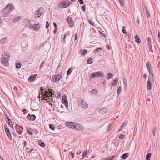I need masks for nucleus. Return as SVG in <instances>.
Returning <instances> with one entry per match:
<instances>
[{"label":"nucleus","mask_w":160,"mask_h":160,"mask_svg":"<svg viewBox=\"0 0 160 160\" xmlns=\"http://www.w3.org/2000/svg\"><path fill=\"white\" fill-rule=\"evenodd\" d=\"M107 48L108 50H110V48L108 44H107L106 45Z\"/></svg>","instance_id":"nucleus-57"},{"label":"nucleus","mask_w":160,"mask_h":160,"mask_svg":"<svg viewBox=\"0 0 160 160\" xmlns=\"http://www.w3.org/2000/svg\"><path fill=\"white\" fill-rule=\"evenodd\" d=\"M14 9V7L12 4H9L4 8L2 11V15L5 17H7L10 13Z\"/></svg>","instance_id":"nucleus-1"},{"label":"nucleus","mask_w":160,"mask_h":160,"mask_svg":"<svg viewBox=\"0 0 160 160\" xmlns=\"http://www.w3.org/2000/svg\"><path fill=\"white\" fill-rule=\"evenodd\" d=\"M75 124V122H67L65 123V125L66 126L70 128L74 129V126Z\"/></svg>","instance_id":"nucleus-15"},{"label":"nucleus","mask_w":160,"mask_h":160,"mask_svg":"<svg viewBox=\"0 0 160 160\" xmlns=\"http://www.w3.org/2000/svg\"><path fill=\"white\" fill-rule=\"evenodd\" d=\"M101 76L103 77L104 75L103 74V73L102 72H98L94 73H91L90 74V78H93L95 77Z\"/></svg>","instance_id":"nucleus-8"},{"label":"nucleus","mask_w":160,"mask_h":160,"mask_svg":"<svg viewBox=\"0 0 160 160\" xmlns=\"http://www.w3.org/2000/svg\"><path fill=\"white\" fill-rule=\"evenodd\" d=\"M78 35L77 34H75V40H76L77 39Z\"/></svg>","instance_id":"nucleus-61"},{"label":"nucleus","mask_w":160,"mask_h":160,"mask_svg":"<svg viewBox=\"0 0 160 160\" xmlns=\"http://www.w3.org/2000/svg\"><path fill=\"white\" fill-rule=\"evenodd\" d=\"M16 68H19L21 67V65L20 63H17L16 64Z\"/></svg>","instance_id":"nucleus-42"},{"label":"nucleus","mask_w":160,"mask_h":160,"mask_svg":"<svg viewBox=\"0 0 160 160\" xmlns=\"http://www.w3.org/2000/svg\"><path fill=\"white\" fill-rule=\"evenodd\" d=\"M103 84L104 86H105L106 85V81L105 80H104L103 82Z\"/></svg>","instance_id":"nucleus-62"},{"label":"nucleus","mask_w":160,"mask_h":160,"mask_svg":"<svg viewBox=\"0 0 160 160\" xmlns=\"http://www.w3.org/2000/svg\"><path fill=\"white\" fill-rule=\"evenodd\" d=\"M24 22L25 24V26L26 27L29 28H30L31 26V21L30 20L25 19L24 20Z\"/></svg>","instance_id":"nucleus-14"},{"label":"nucleus","mask_w":160,"mask_h":160,"mask_svg":"<svg viewBox=\"0 0 160 160\" xmlns=\"http://www.w3.org/2000/svg\"><path fill=\"white\" fill-rule=\"evenodd\" d=\"M135 38L136 39V41L138 43H139L141 42V40H140L139 36L138 35H137L135 36Z\"/></svg>","instance_id":"nucleus-26"},{"label":"nucleus","mask_w":160,"mask_h":160,"mask_svg":"<svg viewBox=\"0 0 160 160\" xmlns=\"http://www.w3.org/2000/svg\"><path fill=\"white\" fill-rule=\"evenodd\" d=\"M119 2L120 4L122 6H123L124 5V0H119Z\"/></svg>","instance_id":"nucleus-41"},{"label":"nucleus","mask_w":160,"mask_h":160,"mask_svg":"<svg viewBox=\"0 0 160 160\" xmlns=\"http://www.w3.org/2000/svg\"><path fill=\"white\" fill-rule=\"evenodd\" d=\"M49 23L48 22H46V28H48L49 27Z\"/></svg>","instance_id":"nucleus-53"},{"label":"nucleus","mask_w":160,"mask_h":160,"mask_svg":"<svg viewBox=\"0 0 160 160\" xmlns=\"http://www.w3.org/2000/svg\"><path fill=\"white\" fill-rule=\"evenodd\" d=\"M62 77V74L60 73L52 76V81L53 82L59 81Z\"/></svg>","instance_id":"nucleus-6"},{"label":"nucleus","mask_w":160,"mask_h":160,"mask_svg":"<svg viewBox=\"0 0 160 160\" xmlns=\"http://www.w3.org/2000/svg\"><path fill=\"white\" fill-rule=\"evenodd\" d=\"M21 17L20 16H18L16 17L13 19V22H17L18 21L21 19Z\"/></svg>","instance_id":"nucleus-27"},{"label":"nucleus","mask_w":160,"mask_h":160,"mask_svg":"<svg viewBox=\"0 0 160 160\" xmlns=\"http://www.w3.org/2000/svg\"><path fill=\"white\" fill-rule=\"evenodd\" d=\"M27 111L25 109H23L22 110V111L23 112V114H25V112Z\"/></svg>","instance_id":"nucleus-59"},{"label":"nucleus","mask_w":160,"mask_h":160,"mask_svg":"<svg viewBox=\"0 0 160 160\" xmlns=\"http://www.w3.org/2000/svg\"><path fill=\"white\" fill-rule=\"evenodd\" d=\"M27 132L30 135H32V129L31 128L28 129L27 130Z\"/></svg>","instance_id":"nucleus-38"},{"label":"nucleus","mask_w":160,"mask_h":160,"mask_svg":"<svg viewBox=\"0 0 160 160\" xmlns=\"http://www.w3.org/2000/svg\"><path fill=\"white\" fill-rule=\"evenodd\" d=\"M68 23L69 24V27H73L74 26V23L72 19L70 16H68L66 19Z\"/></svg>","instance_id":"nucleus-11"},{"label":"nucleus","mask_w":160,"mask_h":160,"mask_svg":"<svg viewBox=\"0 0 160 160\" xmlns=\"http://www.w3.org/2000/svg\"><path fill=\"white\" fill-rule=\"evenodd\" d=\"M147 88L148 90H150L152 88V82L150 80L147 82Z\"/></svg>","instance_id":"nucleus-19"},{"label":"nucleus","mask_w":160,"mask_h":160,"mask_svg":"<svg viewBox=\"0 0 160 160\" xmlns=\"http://www.w3.org/2000/svg\"><path fill=\"white\" fill-rule=\"evenodd\" d=\"M66 34H64V38H63V41L64 42L65 41V38H66Z\"/></svg>","instance_id":"nucleus-60"},{"label":"nucleus","mask_w":160,"mask_h":160,"mask_svg":"<svg viewBox=\"0 0 160 160\" xmlns=\"http://www.w3.org/2000/svg\"><path fill=\"white\" fill-rule=\"evenodd\" d=\"M8 39L6 38H2L0 41V43L2 44H5L8 42Z\"/></svg>","instance_id":"nucleus-21"},{"label":"nucleus","mask_w":160,"mask_h":160,"mask_svg":"<svg viewBox=\"0 0 160 160\" xmlns=\"http://www.w3.org/2000/svg\"><path fill=\"white\" fill-rule=\"evenodd\" d=\"M36 76L35 75H31L29 78V80H30L31 81H33L35 79Z\"/></svg>","instance_id":"nucleus-24"},{"label":"nucleus","mask_w":160,"mask_h":160,"mask_svg":"<svg viewBox=\"0 0 160 160\" xmlns=\"http://www.w3.org/2000/svg\"><path fill=\"white\" fill-rule=\"evenodd\" d=\"M145 10L147 14V17L148 18L150 16V13L149 10L148 9V7L145 6Z\"/></svg>","instance_id":"nucleus-20"},{"label":"nucleus","mask_w":160,"mask_h":160,"mask_svg":"<svg viewBox=\"0 0 160 160\" xmlns=\"http://www.w3.org/2000/svg\"><path fill=\"white\" fill-rule=\"evenodd\" d=\"M15 128L16 129L17 133L21 135H22V133L23 131V128L22 127L20 126L19 124H17L16 125Z\"/></svg>","instance_id":"nucleus-5"},{"label":"nucleus","mask_w":160,"mask_h":160,"mask_svg":"<svg viewBox=\"0 0 160 160\" xmlns=\"http://www.w3.org/2000/svg\"><path fill=\"white\" fill-rule=\"evenodd\" d=\"M43 12V9L42 8H39L35 12L34 18H39L42 14Z\"/></svg>","instance_id":"nucleus-4"},{"label":"nucleus","mask_w":160,"mask_h":160,"mask_svg":"<svg viewBox=\"0 0 160 160\" xmlns=\"http://www.w3.org/2000/svg\"><path fill=\"white\" fill-rule=\"evenodd\" d=\"M72 70L73 68H69L67 72V74L68 75H69L71 74V72H72Z\"/></svg>","instance_id":"nucleus-34"},{"label":"nucleus","mask_w":160,"mask_h":160,"mask_svg":"<svg viewBox=\"0 0 160 160\" xmlns=\"http://www.w3.org/2000/svg\"><path fill=\"white\" fill-rule=\"evenodd\" d=\"M123 83L124 84V88L126 89L127 88V84L126 80L125 78H124L123 80Z\"/></svg>","instance_id":"nucleus-30"},{"label":"nucleus","mask_w":160,"mask_h":160,"mask_svg":"<svg viewBox=\"0 0 160 160\" xmlns=\"http://www.w3.org/2000/svg\"><path fill=\"white\" fill-rule=\"evenodd\" d=\"M27 118L28 119L30 120L34 121L35 119L36 116L35 115H31L30 114H29Z\"/></svg>","instance_id":"nucleus-18"},{"label":"nucleus","mask_w":160,"mask_h":160,"mask_svg":"<svg viewBox=\"0 0 160 160\" xmlns=\"http://www.w3.org/2000/svg\"><path fill=\"white\" fill-rule=\"evenodd\" d=\"M88 152L87 151H85L84 152L82 155V158H84L88 154Z\"/></svg>","instance_id":"nucleus-32"},{"label":"nucleus","mask_w":160,"mask_h":160,"mask_svg":"<svg viewBox=\"0 0 160 160\" xmlns=\"http://www.w3.org/2000/svg\"><path fill=\"white\" fill-rule=\"evenodd\" d=\"M122 31L123 33L125 34L126 33V30L124 26L123 27Z\"/></svg>","instance_id":"nucleus-47"},{"label":"nucleus","mask_w":160,"mask_h":160,"mask_svg":"<svg viewBox=\"0 0 160 160\" xmlns=\"http://www.w3.org/2000/svg\"><path fill=\"white\" fill-rule=\"evenodd\" d=\"M74 126V129L78 131H82L84 129V127L82 125L77 122H75Z\"/></svg>","instance_id":"nucleus-10"},{"label":"nucleus","mask_w":160,"mask_h":160,"mask_svg":"<svg viewBox=\"0 0 160 160\" xmlns=\"http://www.w3.org/2000/svg\"><path fill=\"white\" fill-rule=\"evenodd\" d=\"M115 157L116 156H112L109 157L107 158H106L104 159H103L102 160H113Z\"/></svg>","instance_id":"nucleus-25"},{"label":"nucleus","mask_w":160,"mask_h":160,"mask_svg":"<svg viewBox=\"0 0 160 160\" xmlns=\"http://www.w3.org/2000/svg\"><path fill=\"white\" fill-rule=\"evenodd\" d=\"M151 152L148 153L146 155L147 160H150V158L151 156Z\"/></svg>","instance_id":"nucleus-29"},{"label":"nucleus","mask_w":160,"mask_h":160,"mask_svg":"<svg viewBox=\"0 0 160 160\" xmlns=\"http://www.w3.org/2000/svg\"><path fill=\"white\" fill-rule=\"evenodd\" d=\"M156 129L155 128H154V129H153V131L152 132L153 135L154 136H155L156 135Z\"/></svg>","instance_id":"nucleus-48"},{"label":"nucleus","mask_w":160,"mask_h":160,"mask_svg":"<svg viewBox=\"0 0 160 160\" xmlns=\"http://www.w3.org/2000/svg\"><path fill=\"white\" fill-rule=\"evenodd\" d=\"M128 47L129 48H131L132 47V45L131 44H129L128 45Z\"/></svg>","instance_id":"nucleus-64"},{"label":"nucleus","mask_w":160,"mask_h":160,"mask_svg":"<svg viewBox=\"0 0 160 160\" xmlns=\"http://www.w3.org/2000/svg\"><path fill=\"white\" fill-rule=\"evenodd\" d=\"M39 145L42 147H44L45 146V144H44V143L43 142H40L39 143Z\"/></svg>","instance_id":"nucleus-46"},{"label":"nucleus","mask_w":160,"mask_h":160,"mask_svg":"<svg viewBox=\"0 0 160 160\" xmlns=\"http://www.w3.org/2000/svg\"><path fill=\"white\" fill-rule=\"evenodd\" d=\"M78 1L79 2L80 4H83V0H78Z\"/></svg>","instance_id":"nucleus-55"},{"label":"nucleus","mask_w":160,"mask_h":160,"mask_svg":"<svg viewBox=\"0 0 160 160\" xmlns=\"http://www.w3.org/2000/svg\"><path fill=\"white\" fill-rule=\"evenodd\" d=\"M32 132H33L34 133L37 134L38 133V131L37 130L35 129H32Z\"/></svg>","instance_id":"nucleus-45"},{"label":"nucleus","mask_w":160,"mask_h":160,"mask_svg":"<svg viewBox=\"0 0 160 160\" xmlns=\"http://www.w3.org/2000/svg\"><path fill=\"white\" fill-rule=\"evenodd\" d=\"M79 52L81 55H84L87 53V51L86 50L80 49Z\"/></svg>","instance_id":"nucleus-23"},{"label":"nucleus","mask_w":160,"mask_h":160,"mask_svg":"<svg viewBox=\"0 0 160 160\" xmlns=\"http://www.w3.org/2000/svg\"><path fill=\"white\" fill-rule=\"evenodd\" d=\"M102 48H98L96 49L95 50V51L97 52H99V50H102Z\"/></svg>","instance_id":"nucleus-54"},{"label":"nucleus","mask_w":160,"mask_h":160,"mask_svg":"<svg viewBox=\"0 0 160 160\" xmlns=\"http://www.w3.org/2000/svg\"><path fill=\"white\" fill-rule=\"evenodd\" d=\"M117 78L115 79L114 80V82H112L111 83V86H114L116 85L117 83Z\"/></svg>","instance_id":"nucleus-36"},{"label":"nucleus","mask_w":160,"mask_h":160,"mask_svg":"<svg viewBox=\"0 0 160 160\" xmlns=\"http://www.w3.org/2000/svg\"><path fill=\"white\" fill-rule=\"evenodd\" d=\"M125 136L123 134H121L119 136V138L120 139H122Z\"/></svg>","instance_id":"nucleus-52"},{"label":"nucleus","mask_w":160,"mask_h":160,"mask_svg":"<svg viewBox=\"0 0 160 160\" xmlns=\"http://www.w3.org/2000/svg\"><path fill=\"white\" fill-rule=\"evenodd\" d=\"M71 156L72 158H74L75 156L74 153L72 152H71Z\"/></svg>","instance_id":"nucleus-56"},{"label":"nucleus","mask_w":160,"mask_h":160,"mask_svg":"<svg viewBox=\"0 0 160 160\" xmlns=\"http://www.w3.org/2000/svg\"><path fill=\"white\" fill-rule=\"evenodd\" d=\"M88 22L90 24L92 25V26H94L95 25V23L94 22L91 20H89L88 21Z\"/></svg>","instance_id":"nucleus-40"},{"label":"nucleus","mask_w":160,"mask_h":160,"mask_svg":"<svg viewBox=\"0 0 160 160\" xmlns=\"http://www.w3.org/2000/svg\"><path fill=\"white\" fill-rule=\"evenodd\" d=\"M127 124V122H124L122 124V125L120 126L121 129H122L124 127L126 126Z\"/></svg>","instance_id":"nucleus-39"},{"label":"nucleus","mask_w":160,"mask_h":160,"mask_svg":"<svg viewBox=\"0 0 160 160\" xmlns=\"http://www.w3.org/2000/svg\"><path fill=\"white\" fill-rule=\"evenodd\" d=\"M108 79H109L110 78H112V73H108Z\"/></svg>","instance_id":"nucleus-50"},{"label":"nucleus","mask_w":160,"mask_h":160,"mask_svg":"<svg viewBox=\"0 0 160 160\" xmlns=\"http://www.w3.org/2000/svg\"><path fill=\"white\" fill-rule=\"evenodd\" d=\"M8 132L9 133H8V132H7V133H6L7 135L8 136L9 139L10 140H11L12 139V137L11 136V134L10 132Z\"/></svg>","instance_id":"nucleus-37"},{"label":"nucleus","mask_w":160,"mask_h":160,"mask_svg":"<svg viewBox=\"0 0 160 160\" xmlns=\"http://www.w3.org/2000/svg\"><path fill=\"white\" fill-rule=\"evenodd\" d=\"M108 110L107 107L100 108H99V112L101 114H103L107 112Z\"/></svg>","instance_id":"nucleus-17"},{"label":"nucleus","mask_w":160,"mask_h":160,"mask_svg":"<svg viewBox=\"0 0 160 160\" xmlns=\"http://www.w3.org/2000/svg\"><path fill=\"white\" fill-rule=\"evenodd\" d=\"M79 104L80 106L84 108H88V105L86 102L82 99L79 100Z\"/></svg>","instance_id":"nucleus-9"},{"label":"nucleus","mask_w":160,"mask_h":160,"mask_svg":"<svg viewBox=\"0 0 160 160\" xmlns=\"http://www.w3.org/2000/svg\"><path fill=\"white\" fill-rule=\"evenodd\" d=\"M31 29L36 32H38L40 29V28L39 26V24H35L31 26L30 28Z\"/></svg>","instance_id":"nucleus-12"},{"label":"nucleus","mask_w":160,"mask_h":160,"mask_svg":"<svg viewBox=\"0 0 160 160\" xmlns=\"http://www.w3.org/2000/svg\"><path fill=\"white\" fill-rule=\"evenodd\" d=\"M122 90V88L120 86L119 87L117 91V96H118L119 94H120L121 93V92Z\"/></svg>","instance_id":"nucleus-31"},{"label":"nucleus","mask_w":160,"mask_h":160,"mask_svg":"<svg viewBox=\"0 0 160 160\" xmlns=\"http://www.w3.org/2000/svg\"><path fill=\"white\" fill-rule=\"evenodd\" d=\"M128 156V154L127 153H126L122 155V158L124 159H126Z\"/></svg>","instance_id":"nucleus-33"},{"label":"nucleus","mask_w":160,"mask_h":160,"mask_svg":"<svg viewBox=\"0 0 160 160\" xmlns=\"http://www.w3.org/2000/svg\"><path fill=\"white\" fill-rule=\"evenodd\" d=\"M93 61V60L92 58H89L87 60V63L88 64H92Z\"/></svg>","instance_id":"nucleus-28"},{"label":"nucleus","mask_w":160,"mask_h":160,"mask_svg":"<svg viewBox=\"0 0 160 160\" xmlns=\"http://www.w3.org/2000/svg\"><path fill=\"white\" fill-rule=\"evenodd\" d=\"M62 102L64 103L67 108H68V101L66 95H63L62 98Z\"/></svg>","instance_id":"nucleus-13"},{"label":"nucleus","mask_w":160,"mask_h":160,"mask_svg":"<svg viewBox=\"0 0 160 160\" xmlns=\"http://www.w3.org/2000/svg\"><path fill=\"white\" fill-rule=\"evenodd\" d=\"M5 132H6V133L8 132V133H9L8 132H10L7 126L5 127Z\"/></svg>","instance_id":"nucleus-44"},{"label":"nucleus","mask_w":160,"mask_h":160,"mask_svg":"<svg viewBox=\"0 0 160 160\" xmlns=\"http://www.w3.org/2000/svg\"><path fill=\"white\" fill-rule=\"evenodd\" d=\"M86 9V5H83L82 7V9L83 10V11H85Z\"/></svg>","instance_id":"nucleus-51"},{"label":"nucleus","mask_w":160,"mask_h":160,"mask_svg":"<svg viewBox=\"0 0 160 160\" xmlns=\"http://www.w3.org/2000/svg\"><path fill=\"white\" fill-rule=\"evenodd\" d=\"M45 63V62L43 61V62H42L41 64V65L40 66V69H41L42 68V67H43V66L44 64Z\"/></svg>","instance_id":"nucleus-49"},{"label":"nucleus","mask_w":160,"mask_h":160,"mask_svg":"<svg viewBox=\"0 0 160 160\" xmlns=\"http://www.w3.org/2000/svg\"><path fill=\"white\" fill-rule=\"evenodd\" d=\"M53 24L55 27V29H57V27L56 24L55 23H54Z\"/></svg>","instance_id":"nucleus-58"},{"label":"nucleus","mask_w":160,"mask_h":160,"mask_svg":"<svg viewBox=\"0 0 160 160\" xmlns=\"http://www.w3.org/2000/svg\"><path fill=\"white\" fill-rule=\"evenodd\" d=\"M10 58V54L6 52H4L1 59L2 63L5 66H8L9 64L8 61Z\"/></svg>","instance_id":"nucleus-2"},{"label":"nucleus","mask_w":160,"mask_h":160,"mask_svg":"<svg viewBox=\"0 0 160 160\" xmlns=\"http://www.w3.org/2000/svg\"><path fill=\"white\" fill-rule=\"evenodd\" d=\"M81 152V151H78L77 152V154L79 155L80 154Z\"/></svg>","instance_id":"nucleus-63"},{"label":"nucleus","mask_w":160,"mask_h":160,"mask_svg":"<svg viewBox=\"0 0 160 160\" xmlns=\"http://www.w3.org/2000/svg\"><path fill=\"white\" fill-rule=\"evenodd\" d=\"M98 91L96 89H93L91 91V93H98Z\"/></svg>","instance_id":"nucleus-43"},{"label":"nucleus","mask_w":160,"mask_h":160,"mask_svg":"<svg viewBox=\"0 0 160 160\" xmlns=\"http://www.w3.org/2000/svg\"><path fill=\"white\" fill-rule=\"evenodd\" d=\"M7 122L12 128H13V125L12 122L8 117H7Z\"/></svg>","instance_id":"nucleus-22"},{"label":"nucleus","mask_w":160,"mask_h":160,"mask_svg":"<svg viewBox=\"0 0 160 160\" xmlns=\"http://www.w3.org/2000/svg\"><path fill=\"white\" fill-rule=\"evenodd\" d=\"M54 94L52 93V91H45L44 94L45 96L44 97V100L46 101L47 102H49V99L51 97H52V95Z\"/></svg>","instance_id":"nucleus-3"},{"label":"nucleus","mask_w":160,"mask_h":160,"mask_svg":"<svg viewBox=\"0 0 160 160\" xmlns=\"http://www.w3.org/2000/svg\"><path fill=\"white\" fill-rule=\"evenodd\" d=\"M70 5V3H68L64 1H62L60 2L58 4V7L59 8H63L68 7Z\"/></svg>","instance_id":"nucleus-7"},{"label":"nucleus","mask_w":160,"mask_h":160,"mask_svg":"<svg viewBox=\"0 0 160 160\" xmlns=\"http://www.w3.org/2000/svg\"><path fill=\"white\" fill-rule=\"evenodd\" d=\"M146 66L148 69V70L149 72V73L151 74L152 77H153V74L152 73V68L151 66V64L148 61L147 62Z\"/></svg>","instance_id":"nucleus-16"},{"label":"nucleus","mask_w":160,"mask_h":160,"mask_svg":"<svg viewBox=\"0 0 160 160\" xmlns=\"http://www.w3.org/2000/svg\"><path fill=\"white\" fill-rule=\"evenodd\" d=\"M49 128L51 129L52 130H54L55 129V125H53V124H50L49 125Z\"/></svg>","instance_id":"nucleus-35"}]
</instances>
